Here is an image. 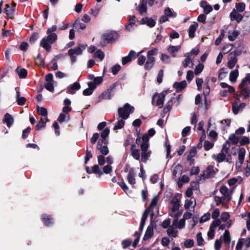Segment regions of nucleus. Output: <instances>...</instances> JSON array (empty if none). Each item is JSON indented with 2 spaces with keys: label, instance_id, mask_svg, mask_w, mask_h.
Masks as SVG:
<instances>
[{
  "label": "nucleus",
  "instance_id": "1",
  "mask_svg": "<svg viewBox=\"0 0 250 250\" xmlns=\"http://www.w3.org/2000/svg\"><path fill=\"white\" fill-rule=\"evenodd\" d=\"M142 140L143 143L141 145V160L143 162L146 163L151 154V151L148 150L149 138L147 134H144L142 137Z\"/></svg>",
  "mask_w": 250,
  "mask_h": 250
},
{
  "label": "nucleus",
  "instance_id": "2",
  "mask_svg": "<svg viewBox=\"0 0 250 250\" xmlns=\"http://www.w3.org/2000/svg\"><path fill=\"white\" fill-rule=\"evenodd\" d=\"M48 36L42 39L40 42V45L46 51L50 50L52 44L57 40V35L56 33L47 34Z\"/></svg>",
  "mask_w": 250,
  "mask_h": 250
},
{
  "label": "nucleus",
  "instance_id": "3",
  "mask_svg": "<svg viewBox=\"0 0 250 250\" xmlns=\"http://www.w3.org/2000/svg\"><path fill=\"white\" fill-rule=\"evenodd\" d=\"M157 52L158 49L156 48L147 52V59L144 66L145 70H150L153 67L155 61L154 56L157 55Z\"/></svg>",
  "mask_w": 250,
  "mask_h": 250
},
{
  "label": "nucleus",
  "instance_id": "4",
  "mask_svg": "<svg viewBox=\"0 0 250 250\" xmlns=\"http://www.w3.org/2000/svg\"><path fill=\"white\" fill-rule=\"evenodd\" d=\"M134 111V107L131 106L128 103H126L123 107L118 108V116L120 118L126 120L129 117L130 114L133 113Z\"/></svg>",
  "mask_w": 250,
  "mask_h": 250
},
{
  "label": "nucleus",
  "instance_id": "5",
  "mask_svg": "<svg viewBox=\"0 0 250 250\" xmlns=\"http://www.w3.org/2000/svg\"><path fill=\"white\" fill-rule=\"evenodd\" d=\"M218 172V169L213 166H208L204 171L203 174H201L197 179L198 182H200L205 179H209L213 177Z\"/></svg>",
  "mask_w": 250,
  "mask_h": 250
},
{
  "label": "nucleus",
  "instance_id": "6",
  "mask_svg": "<svg viewBox=\"0 0 250 250\" xmlns=\"http://www.w3.org/2000/svg\"><path fill=\"white\" fill-rule=\"evenodd\" d=\"M117 84V83H116L111 85L106 90L104 91L99 96V99L100 100L111 99L114 94L115 88Z\"/></svg>",
  "mask_w": 250,
  "mask_h": 250
},
{
  "label": "nucleus",
  "instance_id": "7",
  "mask_svg": "<svg viewBox=\"0 0 250 250\" xmlns=\"http://www.w3.org/2000/svg\"><path fill=\"white\" fill-rule=\"evenodd\" d=\"M167 93V91H163L160 93H155L152 97V104L154 105L155 104V99L156 97H158L156 105L159 108H161L163 106L166 94Z\"/></svg>",
  "mask_w": 250,
  "mask_h": 250
},
{
  "label": "nucleus",
  "instance_id": "8",
  "mask_svg": "<svg viewBox=\"0 0 250 250\" xmlns=\"http://www.w3.org/2000/svg\"><path fill=\"white\" fill-rule=\"evenodd\" d=\"M138 21L135 16H130L127 23L125 26V29L128 32H132L135 27L137 26Z\"/></svg>",
  "mask_w": 250,
  "mask_h": 250
},
{
  "label": "nucleus",
  "instance_id": "9",
  "mask_svg": "<svg viewBox=\"0 0 250 250\" xmlns=\"http://www.w3.org/2000/svg\"><path fill=\"white\" fill-rule=\"evenodd\" d=\"M220 192L223 195V200H226L227 202L231 200V196L233 190L229 191L228 188L226 186H222L220 188Z\"/></svg>",
  "mask_w": 250,
  "mask_h": 250
},
{
  "label": "nucleus",
  "instance_id": "10",
  "mask_svg": "<svg viewBox=\"0 0 250 250\" xmlns=\"http://www.w3.org/2000/svg\"><path fill=\"white\" fill-rule=\"evenodd\" d=\"M117 33L115 32L105 34L103 36L104 42L108 43L115 41L117 38Z\"/></svg>",
  "mask_w": 250,
  "mask_h": 250
},
{
  "label": "nucleus",
  "instance_id": "11",
  "mask_svg": "<svg viewBox=\"0 0 250 250\" xmlns=\"http://www.w3.org/2000/svg\"><path fill=\"white\" fill-rule=\"evenodd\" d=\"M86 46V45L80 44L78 47L75 48L70 49L68 51V54L69 56L81 55L82 53L83 50L85 49Z\"/></svg>",
  "mask_w": 250,
  "mask_h": 250
},
{
  "label": "nucleus",
  "instance_id": "12",
  "mask_svg": "<svg viewBox=\"0 0 250 250\" xmlns=\"http://www.w3.org/2000/svg\"><path fill=\"white\" fill-rule=\"evenodd\" d=\"M158 201V197L157 196H154L152 199L149 207L145 210V211H146L147 215H148L149 213H151L152 217L154 215L153 208L157 206Z\"/></svg>",
  "mask_w": 250,
  "mask_h": 250
},
{
  "label": "nucleus",
  "instance_id": "13",
  "mask_svg": "<svg viewBox=\"0 0 250 250\" xmlns=\"http://www.w3.org/2000/svg\"><path fill=\"white\" fill-rule=\"evenodd\" d=\"M135 58H136V53L134 50H131L127 56L122 58V64L123 65L126 64L130 62L132 59Z\"/></svg>",
  "mask_w": 250,
  "mask_h": 250
},
{
  "label": "nucleus",
  "instance_id": "14",
  "mask_svg": "<svg viewBox=\"0 0 250 250\" xmlns=\"http://www.w3.org/2000/svg\"><path fill=\"white\" fill-rule=\"evenodd\" d=\"M140 24L142 25L146 24L149 27L152 28L155 25L156 22L152 18L146 17L140 21Z\"/></svg>",
  "mask_w": 250,
  "mask_h": 250
},
{
  "label": "nucleus",
  "instance_id": "15",
  "mask_svg": "<svg viewBox=\"0 0 250 250\" xmlns=\"http://www.w3.org/2000/svg\"><path fill=\"white\" fill-rule=\"evenodd\" d=\"M172 224L176 228L179 229H182L185 227V221L184 219L182 218L179 221L177 216L173 219Z\"/></svg>",
  "mask_w": 250,
  "mask_h": 250
},
{
  "label": "nucleus",
  "instance_id": "16",
  "mask_svg": "<svg viewBox=\"0 0 250 250\" xmlns=\"http://www.w3.org/2000/svg\"><path fill=\"white\" fill-rule=\"evenodd\" d=\"M81 85L78 82H75L67 87L66 93L70 94H74L76 90L80 89Z\"/></svg>",
  "mask_w": 250,
  "mask_h": 250
},
{
  "label": "nucleus",
  "instance_id": "17",
  "mask_svg": "<svg viewBox=\"0 0 250 250\" xmlns=\"http://www.w3.org/2000/svg\"><path fill=\"white\" fill-rule=\"evenodd\" d=\"M146 4L147 0H142L140 5L136 8L137 10L139 12L141 15H144L146 13Z\"/></svg>",
  "mask_w": 250,
  "mask_h": 250
},
{
  "label": "nucleus",
  "instance_id": "18",
  "mask_svg": "<svg viewBox=\"0 0 250 250\" xmlns=\"http://www.w3.org/2000/svg\"><path fill=\"white\" fill-rule=\"evenodd\" d=\"M103 81V77H96L93 81L89 82L88 86L93 88H96L98 85L100 84Z\"/></svg>",
  "mask_w": 250,
  "mask_h": 250
},
{
  "label": "nucleus",
  "instance_id": "19",
  "mask_svg": "<svg viewBox=\"0 0 250 250\" xmlns=\"http://www.w3.org/2000/svg\"><path fill=\"white\" fill-rule=\"evenodd\" d=\"M246 104L245 103H241L238 104L237 103H233L232 105V110L235 115L237 114L239 111H242V109L246 106Z\"/></svg>",
  "mask_w": 250,
  "mask_h": 250
},
{
  "label": "nucleus",
  "instance_id": "20",
  "mask_svg": "<svg viewBox=\"0 0 250 250\" xmlns=\"http://www.w3.org/2000/svg\"><path fill=\"white\" fill-rule=\"evenodd\" d=\"M230 17L231 21H236L237 22H239L243 19L242 15L237 13L235 9L230 13Z\"/></svg>",
  "mask_w": 250,
  "mask_h": 250
},
{
  "label": "nucleus",
  "instance_id": "21",
  "mask_svg": "<svg viewBox=\"0 0 250 250\" xmlns=\"http://www.w3.org/2000/svg\"><path fill=\"white\" fill-rule=\"evenodd\" d=\"M227 154L221 151L217 155L213 154L211 156L212 159L216 160L218 163H220L225 160Z\"/></svg>",
  "mask_w": 250,
  "mask_h": 250
},
{
  "label": "nucleus",
  "instance_id": "22",
  "mask_svg": "<svg viewBox=\"0 0 250 250\" xmlns=\"http://www.w3.org/2000/svg\"><path fill=\"white\" fill-rule=\"evenodd\" d=\"M176 229L175 227L173 226V224H172L168 228L167 230V235L173 238L176 237L177 236L178 231Z\"/></svg>",
  "mask_w": 250,
  "mask_h": 250
},
{
  "label": "nucleus",
  "instance_id": "23",
  "mask_svg": "<svg viewBox=\"0 0 250 250\" xmlns=\"http://www.w3.org/2000/svg\"><path fill=\"white\" fill-rule=\"evenodd\" d=\"M42 220L46 226H50L53 224V219L51 216L47 214L42 216Z\"/></svg>",
  "mask_w": 250,
  "mask_h": 250
},
{
  "label": "nucleus",
  "instance_id": "24",
  "mask_svg": "<svg viewBox=\"0 0 250 250\" xmlns=\"http://www.w3.org/2000/svg\"><path fill=\"white\" fill-rule=\"evenodd\" d=\"M135 173L133 168L130 169L128 171V175L127 176V179L128 182L131 185H134L135 184Z\"/></svg>",
  "mask_w": 250,
  "mask_h": 250
},
{
  "label": "nucleus",
  "instance_id": "25",
  "mask_svg": "<svg viewBox=\"0 0 250 250\" xmlns=\"http://www.w3.org/2000/svg\"><path fill=\"white\" fill-rule=\"evenodd\" d=\"M187 85V82L185 80H184L179 83H174L173 84V87L176 89L177 92H179L185 88Z\"/></svg>",
  "mask_w": 250,
  "mask_h": 250
},
{
  "label": "nucleus",
  "instance_id": "26",
  "mask_svg": "<svg viewBox=\"0 0 250 250\" xmlns=\"http://www.w3.org/2000/svg\"><path fill=\"white\" fill-rule=\"evenodd\" d=\"M3 122L6 124L7 127H10L11 125L13 124L14 119L10 114L7 113L4 115Z\"/></svg>",
  "mask_w": 250,
  "mask_h": 250
},
{
  "label": "nucleus",
  "instance_id": "27",
  "mask_svg": "<svg viewBox=\"0 0 250 250\" xmlns=\"http://www.w3.org/2000/svg\"><path fill=\"white\" fill-rule=\"evenodd\" d=\"M198 26V24L196 22H194L193 24H191L188 30V36L190 38H193L195 35V32Z\"/></svg>",
  "mask_w": 250,
  "mask_h": 250
},
{
  "label": "nucleus",
  "instance_id": "28",
  "mask_svg": "<svg viewBox=\"0 0 250 250\" xmlns=\"http://www.w3.org/2000/svg\"><path fill=\"white\" fill-rule=\"evenodd\" d=\"M153 234V228L152 226H148L145 232V235L143 238L144 240H146L151 238Z\"/></svg>",
  "mask_w": 250,
  "mask_h": 250
},
{
  "label": "nucleus",
  "instance_id": "29",
  "mask_svg": "<svg viewBox=\"0 0 250 250\" xmlns=\"http://www.w3.org/2000/svg\"><path fill=\"white\" fill-rule=\"evenodd\" d=\"M135 145H132L131 147V155L133 158L136 160H139L140 158V151L139 149L135 148Z\"/></svg>",
  "mask_w": 250,
  "mask_h": 250
},
{
  "label": "nucleus",
  "instance_id": "30",
  "mask_svg": "<svg viewBox=\"0 0 250 250\" xmlns=\"http://www.w3.org/2000/svg\"><path fill=\"white\" fill-rule=\"evenodd\" d=\"M16 74L21 79H24L27 76V71L25 68L17 67L15 70Z\"/></svg>",
  "mask_w": 250,
  "mask_h": 250
},
{
  "label": "nucleus",
  "instance_id": "31",
  "mask_svg": "<svg viewBox=\"0 0 250 250\" xmlns=\"http://www.w3.org/2000/svg\"><path fill=\"white\" fill-rule=\"evenodd\" d=\"M171 204L172 205L171 209L172 212H175L179 209L180 205V201L179 199L177 198L173 199L171 201Z\"/></svg>",
  "mask_w": 250,
  "mask_h": 250
},
{
  "label": "nucleus",
  "instance_id": "32",
  "mask_svg": "<svg viewBox=\"0 0 250 250\" xmlns=\"http://www.w3.org/2000/svg\"><path fill=\"white\" fill-rule=\"evenodd\" d=\"M241 89L240 96L244 99L249 98L250 96V89L248 87H243Z\"/></svg>",
  "mask_w": 250,
  "mask_h": 250
},
{
  "label": "nucleus",
  "instance_id": "33",
  "mask_svg": "<svg viewBox=\"0 0 250 250\" xmlns=\"http://www.w3.org/2000/svg\"><path fill=\"white\" fill-rule=\"evenodd\" d=\"M101 11V7L96 6L94 8H91L88 13L93 18H96Z\"/></svg>",
  "mask_w": 250,
  "mask_h": 250
},
{
  "label": "nucleus",
  "instance_id": "34",
  "mask_svg": "<svg viewBox=\"0 0 250 250\" xmlns=\"http://www.w3.org/2000/svg\"><path fill=\"white\" fill-rule=\"evenodd\" d=\"M195 205V199L194 198H192L190 200H186L185 207L186 209L191 208L193 209Z\"/></svg>",
  "mask_w": 250,
  "mask_h": 250
},
{
  "label": "nucleus",
  "instance_id": "35",
  "mask_svg": "<svg viewBox=\"0 0 250 250\" xmlns=\"http://www.w3.org/2000/svg\"><path fill=\"white\" fill-rule=\"evenodd\" d=\"M182 167L180 165H177L175 167H174L173 171H172V175L174 178H176L179 175H181L182 173Z\"/></svg>",
  "mask_w": 250,
  "mask_h": 250
},
{
  "label": "nucleus",
  "instance_id": "36",
  "mask_svg": "<svg viewBox=\"0 0 250 250\" xmlns=\"http://www.w3.org/2000/svg\"><path fill=\"white\" fill-rule=\"evenodd\" d=\"M239 72L238 69H235L234 70L230 72L229 74V80L232 83H235L236 81V80L238 77Z\"/></svg>",
  "mask_w": 250,
  "mask_h": 250
},
{
  "label": "nucleus",
  "instance_id": "37",
  "mask_svg": "<svg viewBox=\"0 0 250 250\" xmlns=\"http://www.w3.org/2000/svg\"><path fill=\"white\" fill-rule=\"evenodd\" d=\"M237 58H234L231 56H229V61L228 62V66L229 69H232L237 62Z\"/></svg>",
  "mask_w": 250,
  "mask_h": 250
},
{
  "label": "nucleus",
  "instance_id": "38",
  "mask_svg": "<svg viewBox=\"0 0 250 250\" xmlns=\"http://www.w3.org/2000/svg\"><path fill=\"white\" fill-rule=\"evenodd\" d=\"M248 83L250 84V73L248 74L243 79L240 83L239 87L240 88L244 87Z\"/></svg>",
  "mask_w": 250,
  "mask_h": 250
},
{
  "label": "nucleus",
  "instance_id": "39",
  "mask_svg": "<svg viewBox=\"0 0 250 250\" xmlns=\"http://www.w3.org/2000/svg\"><path fill=\"white\" fill-rule=\"evenodd\" d=\"M223 238V241L226 244H229L230 242V233L228 230H225L224 233L221 236V238Z\"/></svg>",
  "mask_w": 250,
  "mask_h": 250
},
{
  "label": "nucleus",
  "instance_id": "40",
  "mask_svg": "<svg viewBox=\"0 0 250 250\" xmlns=\"http://www.w3.org/2000/svg\"><path fill=\"white\" fill-rule=\"evenodd\" d=\"M246 154V150L244 148H240L238 151V162L243 163Z\"/></svg>",
  "mask_w": 250,
  "mask_h": 250
},
{
  "label": "nucleus",
  "instance_id": "41",
  "mask_svg": "<svg viewBox=\"0 0 250 250\" xmlns=\"http://www.w3.org/2000/svg\"><path fill=\"white\" fill-rule=\"evenodd\" d=\"M143 51H140L136 54V58H138L137 63L139 65H142L144 64L146 59L145 56L143 55H140V54Z\"/></svg>",
  "mask_w": 250,
  "mask_h": 250
},
{
  "label": "nucleus",
  "instance_id": "42",
  "mask_svg": "<svg viewBox=\"0 0 250 250\" xmlns=\"http://www.w3.org/2000/svg\"><path fill=\"white\" fill-rule=\"evenodd\" d=\"M15 9L13 8H10L9 4H7L5 5L4 12L10 18H12L14 16Z\"/></svg>",
  "mask_w": 250,
  "mask_h": 250
},
{
  "label": "nucleus",
  "instance_id": "43",
  "mask_svg": "<svg viewBox=\"0 0 250 250\" xmlns=\"http://www.w3.org/2000/svg\"><path fill=\"white\" fill-rule=\"evenodd\" d=\"M147 217H148V215H147L146 211H144L143 214L142 218H141V221L140 226V228H139L140 230L141 231H142L144 229V227L145 226L146 221L147 219Z\"/></svg>",
  "mask_w": 250,
  "mask_h": 250
},
{
  "label": "nucleus",
  "instance_id": "44",
  "mask_svg": "<svg viewBox=\"0 0 250 250\" xmlns=\"http://www.w3.org/2000/svg\"><path fill=\"white\" fill-rule=\"evenodd\" d=\"M240 138L236 136L235 134H230L229 137V140L233 145L237 144L239 142Z\"/></svg>",
  "mask_w": 250,
  "mask_h": 250
},
{
  "label": "nucleus",
  "instance_id": "45",
  "mask_svg": "<svg viewBox=\"0 0 250 250\" xmlns=\"http://www.w3.org/2000/svg\"><path fill=\"white\" fill-rule=\"evenodd\" d=\"M182 65L184 68L187 67H192L193 63L189 58H186L183 62Z\"/></svg>",
  "mask_w": 250,
  "mask_h": 250
},
{
  "label": "nucleus",
  "instance_id": "46",
  "mask_svg": "<svg viewBox=\"0 0 250 250\" xmlns=\"http://www.w3.org/2000/svg\"><path fill=\"white\" fill-rule=\"evenodd\" d=\"M37 109L38 113L40 115L44 116V117H47V116L48 112L47 109L45 108L37 106Z\"/></svg>",
  "mask_w": 250,
  "mask_h": 250
},
{
  "label": "nucleus",
  "instance_id": "47",
  "mask_svg": "<svg viewBox=\"0 0 250 250\" xmlns=\"http://www.w3.org/2000/svg\"><path fill=\"white\" fill-rule=\"evenodd\" d=\"M239 32L237 30L233 31L231 33H230L228 39L229 41L232 42L234 41L237 38V37L239 35Z\"/></svg>",
  "mask_w": 250,
  "mask_h": 250
},
{
  "label": "nucleus",
  "instance_id": "48",
  "mask_svg": "<svg viewBox=\"0 0 250 250\" xmlns=\"http://www.w3.org/2000/svg\"><path fill=\"white\" fill-rule=\"evenodd\" d=\"M125 119H123L121 118L118 121L117 125H116L114 127V130H118L121 129L123 128L125 125Z\"/></svg>",
  "mask_w": 250,
  "mask_h": 250
},
{
  "label": "nucleus",
  "instance_id": "49",
  "mask_svg": "<svg viewBox=\"0 0 250 250\" xmlns=\"http://www.w3.org/2000/svg\"><path fill=\"white\" fill-rule=\"evenodd\" d=\"M97 149L99 150L104 155H107L109 153V149L106 145L101 146L100 148H97Z\"/></svg>",
  "mask_w": 250,
  "mask_h": 250
},
{
  "label": "nucleus",
  "instance_id": "50",
  "mask_svg": "<svg viewBox=\"0 0 250 250\" xmlns=\"http://www.w3.org/2000/svg\"><path fill=\"white\" fill-rule=\"evenodd\" d=\"M172 106V99H171L170 100L168 101L167 103V104L163 109L164 112L165 113H167L171 109Z\"/></svg>",
  "mask_w": 250,
  "mask_h": 250
},
{
  "label": "nucleus",
  "instance_id": "51",
  "mask_svg": "<svg viewBox=\"0 0 250 250\" xmlns=\"http://www.w3.org/2000/svg\"><path fill=\"white\" fill-rule=\"evenodd\" d=\"M165 15L167 17L175 18L176 16V14L175 13H172L171 9L169 7H167L165 8L164 11Z\"/></svg>",
  "mask_w": 250,
  "mask_h": 250
},
{
  "label": "nucleus",
  "instance_id": "52",
  "mask_svg": "<svg viewBox=\"0 0 250 250\" xmlns=\"http://www.w3.org/2000/svg\"><path fill=\"white\" fill-rule=\"evenodd\" d=\"M47 120V117H44V121H40L36 125L37 130H39L44 128L45 126Z\"/></svg>",
  "mask_w": 250,
  "mask_h": 250
},
{
  "label": "nucleus",
  "instance_id": "53",
  "mask_svg": "<svg viewBox=\"0 0 250 250\" xmlns=\"http://www.w3.org/2000/svg\"><path fill=\"white\" fill-rule=\"evenodd\" d=\"M73 26L76 29H80L81 30L84 29L86 27L84 23L80 22L78 21H76V22L73 24Z\"/></svg>",
  "mask_w": 250,
  "mask_h": 250
},
{
  "label": "nucleus",
  "instance_id": "54",
  "mask_svg": "<svg viewBox=\"0 0 250 250\" xmlns=\"http://www.w3.org/2000/svg\"><path fill=\"white\" fill-rule=\"evenodd\" d=\"M108 141L107 139H104V138H101L98 139V140L96 148H100V147H101V146H103V144H104V145H107L108 144Z\"/></svg>",
  "mask_w": 250,
  "mask_h": 250
},
{
  "label": "nucleus",
  "instance_id": "55",
  "mask_svg": "<svg viewBox=\"0 0 250 250\" xmlns=\"http://www.w3.org/2000/svg\"><path fill=\"white\" fill-rule=\"evenodd\" d=\"M160 59L165 63H169L170 62V57L167 55L163 53L161 54Z\"/></svg>",
  "mask_w": 250,
  "mask_h": 250
},
{
  "label": "nucleus",
  "instance_id": "56",
  "mask_svg": "<svg viewBox=\"0 0 250 250\" xmlns=\"http://www.w3.org/2000/svg\"><path fill=\"white\" fill-rule=\"evenodd\" d=\"M229 147H230V143L228 141H227L223 145L221 151L228 154Z\"/></svg>",
  "mask_w": 250,
  "mask_h": 250
},
{
  "label": "nucleus",
  "instance_id": "57",
  "mask_svg": "<svg viewBox=\"0 0 250 250\" xmlns=\"http://www.w3.org/2000/svg\"><path fill=\"white\" fill-rule=\"evenodd\" d=\"M235 7L238 12H242L245 9V4L243 2H239L236 4Z\"/></svg>",
  "mask_w": 250,
  "mask_h": 250
},
{
  "label": "nucleus",
  "instance_id": "58",
  "mask_svg": "<svg viewBox=\"0 0 250 250\" xmlns=\"http://www.w3.org/2000/svg\"><path fill=\"white\" fill-rule=\"evenodd\" d=\"M94 57L102 61L104 59V55L101 50H98L94 53Z\"/></svg>",
  "mask_w": 250,
  "mask_h": 250
},
{
  "label": "nucleus",
  "instance_id": "59",
  "mask_svg": "<svg viewBox=\"0 0 250 250\" xmlns=\"http://www.w3.org/2000/svg\"><path fill=\"white\" fill-rule=\"evenodd\" d=\"M239 143L241 146H245L250 143V139L248 137L244 136L240 141Z\"/></svg>",
  "mask_w": 250,
  "mask_h": 250
},
{
  "label": "nucleus",
  "instance_id": "60",
  "mask_svg": "<svg viewBox=\"0 0 250 250\" xmlns=\"http://www.w3.org/2000/svg\"><path fill=\"white\" fill-rule=\"evenodd\" d=\"M204 67V65L202 63H199L197 66H196L194 70L195 75H198L201 73L203 70Z\"/></svg>",
  "mask_w": 250,
  "mask_h": 250
},
{
  "label": "nucleus",
  "instance_id": "61",
  "mask_svg": "<svg viewBox=\"0 0 250 250\" xmlns=\"http://www.w3.org/2000/svg\"><path fill=\"white\" fill-rule=\"evenodd\" d=\"M132 243V241L130 239L124 240L122 242V245L123 249H126L129 247Z\"/></svg>",
  "mask_w": 250,
  "mask_h": 250
},
{
  "label": "nucleus",
  "instance_id": "62",
  "mask_svg": "<svg viewBox=\"0 0 250 250\" xmlns=\"http://www.w3.org/2000/svg\"><path fill=\"white\" fill-rule=\"evenodd\" d=\"M224 30H221V34L219 35V36L216 39V40L215 41V44L216 45H218L221 43L222 39L224 38Z\"/></svg>",
  "mask_w": 250,
  "mask_h": 250
},
{
  "label": "nucleus",
  "instance_id": "63",
  "mask_svg": "<svg viewBox=\"0 0 250 250\" xmlns=\"http://www.w3.org/2000/svg\"><path fill=\"white\" fill-rule=\"evenodd\" d=\"M214 146L213 143L209 142V141H205L204 142V148L206 150H209L213 147Z\"/></svg>",
  "mask_w": 250,
  "mask_h": 250
},
{
  "label": "nucleus",
  "instance_id": "64",
  "mask_svg": "<svg viewBox=\"0 0 250 250\" xmlns=\"http://www.w3.org/2000/svg\"><path fill=\"white\" fill-rule=\"evenodd\" d=\"M95 88H93L91 87H89L83 91V95L84 96H89L91 95Z\"/></svg>",
  "mask_w": 250,
  "mask_h": 250
}]
</instances>
